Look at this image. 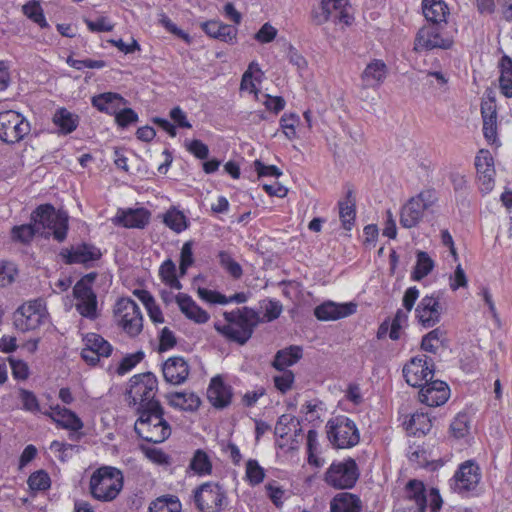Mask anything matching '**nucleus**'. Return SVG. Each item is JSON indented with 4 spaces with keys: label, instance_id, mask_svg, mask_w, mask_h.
I'll return each instance as SVG.
<instances>
[{
    "label": "nucleus",
    "instance_id": "1",
    "mask_svg": "<svg viewBox=\"0 0 512 512\" xmlns=\"http://www.w3.org/2000/svg\"><path fill=\"white\" fill-rule=\"evenodd\" d=\"M224 318L227 324H215V329L229 341L239 345H244L248 342L255 328L260 323L259 314L249 307L225 312Z\"/></svg>",
    "mask_w": 512,
    "mask_h": 512
},
{
    "label": "nucleus",
    "instance_id": "2",
    "mask_svg": "<svg viewBox=\"0 0 512 512\" xmlns=\"http://www.w3.org/2000/svg\"><path fill=\"white\" fill-rule=\"evenodd\" d=\"M152 407L136 410L138 419L134 430L143 440L150 443H162L171 435V427L164 419V409L160 402H153Z\"/></svg>",
    "mask_w": 512,
    "mask_h": 512
},
{
    "label": "nucleus",
    "instance_id": "3",
    "mask_svg": "<svg viewBox=\"0 0 512 512\" xmlns=\"http://www.w3.org/2000/svg\"><path fill=\"white\" fill-rule=\"evenodd\" d=\"M31 221L39 230L40 236L49 238L52 235L58 242L66 239L68 216L65 213H56L51 204L38 206L31 214Z\"/></svg>",
    "mask_w": 512,
    "mask_h": 512
},
{
    "label": "nucleus",
    "instance_id": "4",
    "mask_svg": "<svg viewBox=\"0 0 512 512\" xmlns=\"http://www.w3.org/2000/svg\"><path fill=\"white\" fill-rule=\"evenodd\" d=\"M122 472L112 466H102L92 474L89 483L91 495L102 502L114 500L123 488Z\"/></svg>",
    "mask_w": 512,
    "mask_h": 512
},
{
    "label": "nucleus",
    "instance_id": "5",
    "mask_svg": "<svg viewBox=\"0 0 512 512\" xmlns=\"http://www.w3.org/2000/svg\"><path fill=\"white\" fill-rule=\"evenodd\" d=\"M158 390L157 377L152 372L140 373L132 376L129 380V389L126 398L129 405L137 406L136 410L152 407Z\"/></svg>",
    "mask_w": 512,
    "mask_h": 512
},
{
    "label": "nucleus",
    "instance_id": "6",
    "mask_svg": "<svg viewBox=\"0 0 512 512\" xmlns=\"http://www.w3.org/2000/svg\"><path fill=\"white\" fill-rule=\"evenodd\" d=\"M447 24H428L421 27L415 37L414 50L430 51L434 49L448 50L454 41L451 36L444 32Z\"/></svg>",
    "mask_w": 512,
    "mask_h": 512
},
{
    "label": "nucleus",
    "instance_id": "7",
    "mask_svg": "<svg viewBox=\"0 0 512 512\" xmlns=\"http://www.w3.org/2000/svg\"><path fill=\"white\" fill-rule=\"evenodd\" d=\"M327 428L328 439L337 448L353 447L359 442L358 429L348 417L340 416L329 420Z\"/></svg>",
    "mask_w": 512,
    "mask_h": 512
},
{
    "label": "nucleus",
    "instance_id": "8",
    "mask_svg": "<svg viewBox=\"0 0 512 512\" xmlns=\"http://www.w3.org/2000/svg\"><path fill=\"white\" fill-rule=\"evenodd\" d=\"M194 502L200 512H220L227 504V496L221 485L206 482L194 491Z\"/></svg>",
    "mask_w": 512,
    "mask_h": 512
},
{
    "label": "nucleus",
    "instance_id": "9",
    "mask_svg": "<svg viewBox=\"0 0 512 512\" xmlns=\"http://www.w3.org/2000/svg\"><path fill=\"white\" fill-rule=\"evenodd\" d=\"M30 123L18 112H0V140L7 144L20 142L30 133Z\"/></svg>",
    "mask_w": 512,
    "mask_h": 512
},
{
    "label": "nucleus",
    "instance_id": "10",
    "mask_svg": "<svg viewBox=\"0 0 512 512\" xmlns=\"http://www.w3.org/2000/svg\"><path fill=\"white\" fill-rule=\"evenodd\" d=\"M358 478V466L352 458L332 463L325 473L326 483L336 489H351Z\"/></svg>",
    "mask_w": 512,
    "mask_h": 512
},
{
    "label": "nucleus",
    "instance_id": "11",
    "mask_svg": "<svg viewBox=\"0 0 512 512\" xmlns=\"http://www.w3.org/2000/svg\"><path fill=\"white\" fill-rule=\"evenodd\" d=\"M45 317V308L41 300L24 303L13 313V324L21 332L38 328Z\"/></svg>",
    "mask_w": 512,
    "mask_h": 512
},
{
    "label": "nucleus",
    "instance_id": "12",
    "mask_svg": "<svg viewBox=\"0 0 512 512\" xmlns=\"http://www.w3.org/2000/svg\"><path fill=\"white\" fill-rule=\"evenodd\" d=\"M433 366V361L426 355L413 357L409 363L403 367V375L406 382L417 388H422L432 381L434 377V370L430 368Z\"/></svg>",
    "mask_w": 512,
    "mask_h": 512
},
{
    "label": "nucleus",
    "instance_id": "13",
    "mask_svg": "<svg viewBox=\"0 0 512 512\" xmlns=\"http://www.w3.org/2000/svg\"><path fill=\"white\" fill-rule=\"evenodd\" d=\"M481 479L479 466L468 460L460 465L451 479V488L454 492L464 494L474 490Z\"/></svg>",
    "mask_w": 512,
    "mask_h": 512
},
{
    "label": "nucleus",
    "instance_id": "14",
    "mask_svg": "<svg viewBox=\"0 0 512 512\" xmlns=\"http://www.w3.org/2000/svg\"><path fill=\"white\" fill-rule=\"evenodd\" d=\"M475 167L482 192L488 193L494 186V160L489 150L481 149L475 157Z\"/></svg>",
    "mask_w": 512,
    "mask_h": 512
},
{
    "label": "nucleus",
    "instance_id": "15",
    "mask_svg": "<svg viewBox=\"0 0 512 512\" xmlns=\"http://www.w3.org/2000/svg\"><path fill=\"white\" fill-rule=\"evenodd\" d=\"M420 402L429 407H437L445 404L450 396V389L448 385L441 381L435 380L426 383L418 393Z\"/></svg>",
    "mask_w": 512,
    "mask_h": 512
},
{
    "label": "nucleus",
    "instance_id": "16",
    "mask_svg": "<svg viewBox=\"0 0 512 512\" xmlns=\"http://www.w3.org/2000/svg\"><path fill=\"white\" fill-rule=\"evenodd\" d=\"M357 305L353 302L338 304L333 301H326L314 309L315 317L320 321H335L354 314Z\"/></svg>",
    "mask_w": 512,
    "mask_h": 512
},
{
    "label": "nucleus",
    "instance_id": "17",
    "mask_svg": "<svg viewBox=\"0 0 512 512\" xmlns=\"http://www.w3.org/2000/svg\"><path fill=\"white\" fill-rule=\"evenodd\" d=\"M60 255L64 258L66 264H84L90 261L98 260L101 257V251L87 243L72 246L70 249H62Z\"/></svg>",
    "mask_w": 512,
    "mask_h": 512
},
{
    "label": "nucleus",
    "instance_id": "18",
    "mask_svg": "<svg viewBox=\"0 0 512 512\" xmlns=\"http://www.w3.org/2000/svg\"><path fill=\"white\" fill-rule=\"evenodd\" d=\"M233 391L231 386L225 384L220 376L211 379L207 389V398L211 405L217 409H224L231 404Z\"/></svg>",
    "mask_w": 512,
    "mask_h": 512
},
{
    "label": "nucleus",
    "instance_id": "19",
    "mask_svg": "<svg viewBox=\"0 0 512 512\" xmlns=\"http://www.w3.org/2000/svg\"><path fill=\"white\" fill-rule=\"evenodd\" d=\"M440 303L433 296H425L417 305L415 312L419 323L425 327H433L440 321Z\"/></svg>",
    "mask_w": 512,
    "mask_h": 512
},
{
    "label": "nucleus",
    "instance_id": "20",
    "mask_svg": "<svg viewBox=\"0 0 512 512\" xmlns=\"http://www.w3.org/2000/svg\"><path fill=\"white\" fill-rule=\"evenodd\" d=\"M189 365L183 357H171L162 365L163 377L167 383L181 385L189 376Z\"/></svg>",
    "mask_w": 512,
    "mask_h": 512
},
{
    "label": "nucleus",
    "instance_id": "21",
    "mask_svg": "<svg viewBox=\"0 0 512 512\" xmlns=\"http://www.w3.org/2000/svg\"><path fill=\"white\" fill-rule=\"evenodd\" d=\"M150 220V212L145 208L127 210L119 209L113 223L115 225L123 226L125 228H138L143 229Z\"/></svg>",
    "mask_w": 512,
    "mask_h": 512
},
{
    "label": "nucleus",
    "instance_id": "22",
    "mask_svg": "<svg viewBox=\"0 0 512 512\" xmlns=\"http://www.w3.org/2000/svg\"><path fill=\"white\" fill-rule=\"evenodd\" d=\"M406 499L414 502V506L404 508L405 512H425L427 508L426 489L424 484L416 479L406 484Z\"/></svg>",
    "mask_w": 512,
    "mask_h": 512
},
{
    "label": "nucleus",
    "instance_id": "23",
    "mask_svg": "<svg viewBox=\"0 0 512 512\" xmlns=\"http://www.w3.org/2000/svg\"><path fill=\"white\" fill-rule=\"evenodd\" d=\"M387 66L379 59L370 62L364 69L361 75L363 88H377L379 87L387 76Z\"/></svg>",
    "mask_w": 512,
    "mask_h": 512
},
{
    "label": "nucleus",
    "instance_id": "24",
    "mask_svg": "<svg viewBox=\"0 0 512 512\" xmlns=\"http://www.w3.org/2000/svg\"><path fill=\"white\" fill-rule=\"evenodd\" d=\"M201 27L208 36L231 44L235 42L238 33L236 27L216 20L203 22Z\"/></svg>",
    "mask_w": 512,
    "mask_h": 512
},
{
    "label": "nucleus",
    "instance_id": "25",
    "mask_svg": "<svg viewBox=\"0 0 512 512\" xmlns=\"http://www.w3.org/2000/svg\"><path fill=\"white\" fill-rule=\"evenodd\" d=\"M176 302L180 311L190 320L203 324L209 320V314L198 306L195 301L187 294L179 293L176 295Z\"/></svg>",
    "mask_w": 512,
    "mask_h": 512
},
{
    "label": "nucleus",
    "instance_id": "26",
    "mask_svg": "<svg viewBox=\"0 0 512 512\" xmlns=\"http://www.w3.org/2000/svg\"><path fill=\"white\" fill-rule=\"evenodd\" d=\"M52 413L48 415L53 419L57 426L78 432L83 428L82 420L71 410L56 405L52 407Z\"/></svg>",
    "mask_w": 512,
    "mask_h": 512
},
{
    "label": "nucleus",
    "instance_id": "27",
    "mask_svg": "<svg viewBox=\"0 0 512 512\" xmlns=\"http://www.w3.org/2000/svg\"><path fill=\"white\" fill-rule=\"evenodd\" d=\"M422 11L429 24H447L449 8L443 0H423Z\"/></svg>",
    "mask_w": 512,
    "mask_h": 512
},
{
    "label": "nucleus",
    "instance_id": "28",
    "mask_svg": "<svg viewBox=\"0 0 512 512\" xmlns=\"http://www.w3.org/2000/svg\"><path fill=\"white\" fill-rule=\"evenodd\" d=\"M361 508L360 498L349 492L336 494L330 502L331 512H360Z\"/></svg>",
    "mask_w": 512,
    "mask_h": 512
},
{
    "label": "nucleus",
    "instance_id": "29",
    "mask_svg": "<svg viewBox=\"0 0 512 512\" xmlns=\"http://www.w3.org/2000/svg\"><path fill=\"white\" fill-rule=\"evenodd\" d=\"M165 397L170 406L183 411L194 412L201 404L199 396L195 393L173 392L166 394Z\"/></svg>",
    "mask_w": 512,
    "mask_h": 512
},
{
    "label": "nucleus",
    "instance_id": "30",
    "mask_svg": "<svg viewBox=\"0 0 512 512\" xmlns=\"http://www.w3.org/2000/svg\"><path fill=\"white\" fill-rule=\"evenodd\" d=\"M424 211L419 200L412 197L401 209L400 224L404 228L415 227L422 219Z\"/></svg>",
    "mask_w": 512,
    "mask_h": 512
},
{
    "label": "nucleus",
    "instance_id": "31",
    "mask_svg": "<svg viewBox=\"0 0 512 512\" xmlns=\"http://www.w3.org/2000/svg\"><path fill=\"white\" fill-rule=\"evenodd\" d=\"M302 357V348L300 346H289L288 348L277 351L272 362L276 370L287 369L298 362Z\"/></svg>",
    "mask_w": 512,
    "mask_h": 512
},
{
    "label": "nucleus",
    "instance_id": "32",
    "mask_svg": "<svg viewBox=\"0 0 512 512\" xmlns=\"http://www.w3.org/2000/svg\"><path fill=\"white\" fill-rule=\"evenodd\" d=\"M339 206V217L342 223V227L350 231L354 225L356 211H355V200L352 198V191H348L346 198L338 202Z\"/></svg>",
    "mask_w": 512,
    "mask_h": 512
},
{
    "label": "nucleus",
    "instance_id": "33",
    "mask_svg": "<svg viewBox=\"0 0 512 512\" xmlns=\"http://www.w3.org/2000/svg\"><path fill=\"white\" fill-rule=\"evenodd\" d=\"M498 67L500 69L499 86L502 94L512 97V59L508 55L502 56Z\"/></svg>",
    "mask_w": 512,
    "mask_h": 512
},
{
    "label": "nucleus",
    "instance_id": "34",
    "mask_svg": "<svg viewBox=\"0 0 512 512\" xmlns=\"http://www.w3.org/2000/svg\"><path fill=\"white\" fill-rule=\"evenodd\" d=\"M406 430L414 436L425 435L431 429V420L426 412H416L405 422Z\"/></svg>",
    "mask_w": 512,
    "mask_h": 512
},
{
    "label": "nucleus",
    "instance_id": "35",
    "mask_svg": "<svg viewBox=\"0 0 512 512\" xmlns=\"http://www.w3.org/2000/svg\"><path fill=\"white\" fill-rule=\"evenodd\" d=\"M53 122L59 127L61 133L69 134L77 128L79 117L66 108H60L55 112Z\"/></svg>",
    "mask_w": 512,
    "mask_h": 512
},
{
    "label": "nucleus",
    "instance_id": "36",
    "mask_svg": "<svg viewBox=\"0 0 512 512\" xmlns=\"http://www.w3.org/2000/svg\"><path fill=\"white\" fill-rule=\"evenodd\" d=\"M114 314L118 320L142 318L140 307L130 298H120L115 304Z\"/></svg>",
    "mask_w": 512,
    "mask_h": 512
},
{
    "label": "nucleus",
    "instance_id": "37",
    "mask_svg": "<svg viewBox=\"0 0 512 512\" xmlns=\"http://www.w3.org/2000/svg\"><path fill=\"white\" fill-rule=\"evenodd\" d=\"M86 347L99 357H109L113 351L112 345L101 335L89 333L84 338Z\"/></svg>",
    "mask_w": 512,
    "mask_h": 512
},
{
    "label": "nucleus",
    "instance_id": "38",
    "mask_svg": "<svg viewBox=\"0 0 512 512\" xmlns=\"http://www.w3.org/2000/svg\"><path fill=\"white\" fill-rule=\"evenodd\" d=\"M435 263L433 259L425 251L417 252L416 265L411 273V279L420 281L426 277L434 269Z\"/></svg>",
    "mask_w": 512,
    "mask_h": 512
},
{
    "label": "nucleus",
    "instance_id": "39",
    "mask_svg": "<svg viewBox=\"0 0 512 512\" xmlns=\"http://www.w3.org/2000/svg\"><path fill=\"white\" fill-rule=\"evenodd\" d=\"M189 468L197 475H209L212 472V463L208 454L197 449L190 461Z\"/></svg>",
    "mask_w": 512,
    "mask_h": 512
},
{
    "label": "nucleus",
    "instance_id": "40",
    "mask_svg": "<svg viewBox=\"0 0 512 512\" xmlns=\"http://www.w3.org/2000/svg\"><path fill=\"white\" fill-rule=\"evenodd\" d=\"M181 504L174 496H161L152 501L148 512H180Z\"/></svg>",
    "mask_w": 512,
    "mask_h": 512
},
{
    "label": "nucleus",
    "instance_id": "41",
    "mask_svg": "<svg viewBox=\"0 0 512 512\" xmlns=\"http://www.w3.org/2000/svg\"><path fill=\"white\" fill-rule=\"evenodd\" d=\"M22 10L25 16L37 23L41 28L48 27V23L43 14V9L39 2L35 0L29 1L23 6Z\"/></svg>",
    "mask_w": 512,
    "mask_h": 512
},
{
    "label": "nucleus",
    "instance_id": "42",
    "mask_svg": "<svg viewBox=\"0 0 512 512\" xmlns=\"http://www.w3.org/2000/svg\"><path fill=\"white\" fill-rule=\"evenodd\" d=\"M35 235H39V230L32 221L29 224L14 226L11 231L12 239L21 243H29Z\"/></svg>",
    "mask_w": 512,
    "mask_h": 512
},
{
    "label": "nucleus",
    "instance_id": "43",
    "mask_svg": "<svg viewBox=\"0 0 512 512\" xmlns=\"http://www.w3.org/2000/svg\"><path fill=\"white\" fill-rule=\"evenodd\" d=\"M116 101L125 102L121 95L113 92H105L92 98L93 106L101 112H110V105Z\"/></svg>",
    "mask_w": 512,
    "mask_h": 512
},
{
    "label": "nucleus",
    "instance_id": "44",
    "mask_svg": "<svg viewBox=\"0 0 512 512\" xmlns=\"http://www.w3.org/2000/svg\"><path fill=\"white\" fill-rule=\"evenodd\" d=\"M164 223L176 233L187 228V220L181 211L170 210L164 216Z\"/></svg>",
    "mask_w": 512,
    "mask_h": 512
},
{
    "label": "nucleus",
    "instance_id": "45",
    "mask_svg": "<svg viewBox=\"0 0 512 512\" xmlns=\"http://www.w3.org/2000/svg\"><path fill=\"white\" fill-rule=\"evenodd\" d=\"M27 483L32 491H45L50 488L51 480L46 471L38 470L29 476Z\"/></svg>",
    "mask_w": 512,
    "mask_h": 512
},
{
    "label": "nucleus",
    "instance_id": "46",
    "mask_svg": "<svg viewBox=\"0 0 512 512\" xmlns=\"http://www.w3.org/2000/svg\"><path fill=\"white\" fill-rule=\"evenodd\" d=\"M75 307L79 314L85 318L95 320L98 317L96 295L84 300H78Z\"/></svg>",
    "mask_w": 512,
    "mask_h": 512
},
{
    "label": "nucleus",
    "instance_id": "47",
    "mask_svg": "<svg viewBox=\"0 0 512 512\" xmlns=\"http://www.w3.org/2000/svg\"><path fill=\"white\" fill-rule=\"evenodd\" d=\"M220 265L235 279H239L243 270L240 264L234 261L231 255L226 251H220L218 254Z\"/></svg>",
    "mask_w": 512,
    "mask_h": 512
},
{
    "label": "nucleus",
    "instance_id": "48",
    "mask_svg": "<svg viewBox=\"0 0 512 512\" xmlns=\"http://www.w3.org/2000/svg\"><path fill=\"white\" fill-rule=\"evenodd\" d=\"M246 476L251 485L260 484L265 477L264 469L254 459H249L246 463Z\"/></svg>",
    "mask_w": 512,
    "mask_h": 512
},
{
    "label": "nucleus",
    "instance_id": "49",
    "mask_svg": "<svg viewBox=\"0 0 512 512\" xmlns=\"http://www.w3.org/2000/svg\"><path fill=\"white\" fill-rule=\"evenodd\" d=\"M279 375L273 377L274 385L281 393H286L294 383V373L289 369L278 370Z\"/></svg>",
    "mask_w": 512,
    "mask_h": 512
},
{
    "label": "nucleus",
    "instance_id": "50",
    "mask_svg": "<svg viewBox=\"0 0 512 512\" xmlns=\"http://www.w3.org/2000/svg\"><path fill=\"white\" fill-rule=\"evenodd\" d=\"M144 358V352L137 351L133 354L126 355L116 369L118 375H124L132 370Z\"/></svg>",
    "mask_w": 512,
    "mask_h": 512
},
{
    "label": "nucleus",
    "instance_id": "51",
    "mask_svg": "<svg viewBox=\"0 0 512 512\" xmlns=\"http://www.w3.org/2000/svg\"><path fill=\"white\" fill-rule=\"evenodd\" d=\"M193 243L192 241H187L183 244L181 253H180V275L184 276L187 272V269L194 263L193 258Z\"/></svg>",
    "mask_w": 512,
    "mask_h": 512
},
{
    "label": "nucleus",
    "instance_id": "52",
    "mask_svg": "<svg viewBox=\"0 0 512 512\" xmlns=\"http://www.w3.org/2000/svg\"><path fill=\"white\" fill-rule=\"evenodd\" d=\"M18 270L11 262H0V286L5 287L14 282Z\"/></svg>",
    "mask_w": 512,
    "mask_h": 512
},
{
    "label": "nucleus",
    "instance_id": "53",
    "mask_svg": "<svg viewBox=\"0 0 512 512\" xmlns=\"http://www.w3.org/2000/svg\"><path fill=\"white\" fill-rule=\"evenodd\" d=\"M450 430L456 438L464 437L469 430L468 416L466 414H458L451 423Z\"/></svg>",
    "mask_w": 512,
    "mask_h": 512
},
{
    "label": "nucleus",
    "instance_id": "54",
    "mask_svg": "<svg viewBox=\"0 0 512 512\" xmlns=\"http://www.w3.org/2000/svg\"><path fill=\"white\" fill-rule=\"evenodd\" d=\"M84 22L91 32H110L114 28V24L105 16H101L95 21L85 18Z\"/></svg>",
    "mask_w": 512,
    "mask_h": 512
},
{
    "label": "nucleus",
    "instance_id": "55",
    "mask_svg": "<svg viewBox=\"0 0 512 512\" xmlns=\"http://www.w3.org/2000/svg\"><path fill=\"white\" fill-rule=\"evenodd\" d=\"M262 308H264V317L266 321L271 322L277 319L282 312V304L278 300H267L264 301Z\"/></svg>",
    "mask_w": 512,
    "mask_h": 512
},
{
    "label": "nucleus",
    "instance_id": "56",
    "mask_svg": "<svg viewBox=\"0 0 512 512\" xmlns=\"http://www.w3.org/2000/svg\"><path fill=\"white\" fill-rule=\"evenodd\" d=\"M118 323L130 336H137L143 328V318L122 319L118 320Z\"/></svg>",
    "mask_w": 512,
    "mask_h": 512
},
{
    "label": "nucleus",
    "instance_id": "57",
    "mask_svg": "<svg viewBox=\"0 0 512 512\" xmlns=\"http://www.w3.org/2000/svg\"><path fill=\"white\" fill-rule=\"evenodd\" d=\"M67 63L77 69L82 70L83 68H91V69H100L105 67L106 63L103 60H92V59H85V60H76L72 57H69L67 59Z\"/></svg>",
    "mask_w": 512,
    "mask_h": 512
},
{
    "label": "nucleus",
    "instance_id": "58",
    "mask_svg": "<svg viewBox=\"0 0 512 512\" xmlns=\"http://www.w3.org/2000/svg\"><path fill=\"white\" fill-rule=\"evenodd\" d=\"M115 120L120 127L125 128L130 124L137 122L138 115L133 109L124 108L116 113Z\"/></svg>",
    "mask_w": 512,
    "mask_h": 512
},
{
    "label": "nucleus",
    "instance_id": "59",
    "mask_svg": "<svg viewBox=\"0 0 512 512\" xmlns=\"http://www.w3.org/2000/svg\"><path fill=\"white\" fill-rule=\"evenodd\" d=\"M176 337L174 333L168 328L164 327L159 336V351L164 352L173 348L176 345Z\"/></svg>",
    "mask_w": 512,
    "mask_h": 512
},
{
    "label": "nucleus",
    "instance_id": "60",
    "mask_svg": "<svg viewBox=\"0 0 512 512\" xmlns=\"http://www.w3.org/2000/svg\"><path fill=\"white\" fill-rule=\"evenodd\" d=\"M73 295L77 300H84L94 295L92 287L85 282V278H81L73 287Z\"/></svg>",
    "mask_w": 512,
    "mask_h": 512
},
{
    "label": "nucleus",
    "instance_id": "61",
    "mask_svg": "<svg viewBox=\"0 0 512 512\" xmlns=\"http://www.w3.org/2000/svg\"><path fill=\"white\" fill-rule=\"evenodd\" d=\"M20 398L23 403V407L25 410L30 412L39 411V403L36 395L28 390L21 389L20 390Z\"/></svg>",
    "mask_w": 512,
    "mask_h": 512
},
{
    "label": "nucleus",
    "instance_id": "62",
    "mask_svg": "<svg viewBox=\"0 0 512 512\" xmlns=\"http://www.w3.org/2000/svg\"><path fill=\"white\" fill-rule=\"evenodd\" d=\"M483 118V134L487 141L494 142L497 136V117Z\"/></svg>",
    "mask_w": 512,
    "mask_h": 512
},
{
    "label": "nucleus",
    "instance_id": "63",
    "mask_svg": "<svg viewBox=\"0 0 512 512\" xmlns=\"http://www.w3.org/2000/svg\"><path fill=\"white\" fill-rule=\"evenodd\" d=\"M276 35L277 29L270 23H265L255 34L254 38L260 43H269L275 39Z\"/></svg>",
    "mask_w": 512,
    "mask_h": 512
},
{
    "label": "nucleus",
    "instance_id": "64",
    "mask_svg": "<svg viewBox=\"0 0 512 512\" xmlns=\"http://www.w3.org/2000/svg\"><path fill=\"white\" fill-rule=\"evenodd\" d=\"M187 150L199 159H206L209 155V149L206 144L200 140H192L186 144Z\"/></svg>",
    "mask_w": 512,
    "mask_h": 512
}]
</instances>
